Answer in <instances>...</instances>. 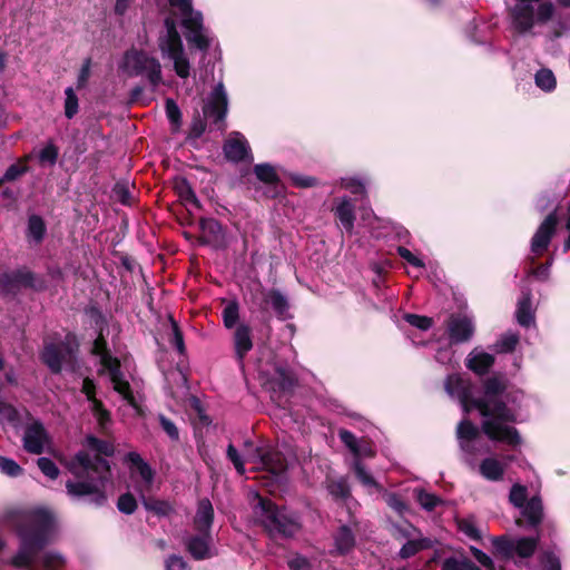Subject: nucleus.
<instances>
[{"instance_id": "39448f33", "label": "nucleus", "mask_w": 570, "mask_h": 570, "mask_svg": "<svg viewBox=\"0 0 570 570\" xmlns=\"http://www.w3.org/2000/svg\"><path fill=\"white\" fill-rule=\"evenodd\" d=\"M227 456L239 474L245 473V462L253 463L255 469L268 472L276 481H282L287 470L286 458L277 450L255 448L245 454H238L233 444L227 448Z\"/></svg>"}, {"instance_id": "0eeeda50", "label": "nucleus", "mask_w": 570, "mask_h": 570, "mask_svg": "<svg viewBox=\"0 0 570 570\" xmlns=\"http://www.w3.org/2000/svg\"><path fill=\"white\" fill-rule=\"evenodd\" d=\"M158 48L164 59L173 61L174 70L180 78L189 76L190 65L185 55L183 41L174 17L165 19V29L158 38Z\"/></svg>"}, {"instance_id": "0e129e2a", "label": "nucleus", "mask_w": 570, "mask_h": 570, "mask_svg": "<svg viewBox=\"0 0 570 570\" xmlns=\"http://www.w3.org/2000/svg\"><path fill=\"white\" fill-rule=\"evenodd\" d=\"M471 552L475 560L483 566L487 570H495L494 563L492 559L484 553L482 550L471 547Z\"/></svg>"}, {"instance_id": "6ab92c4d", "label": "nucleus", "mask_w": 570, "mask_h": 570, "mask_svg": "<svg viewBox=\"0 0 570 570\" xmlns=\"http://www.w3.org/2000/svg\"><path fill=\"white\" fill-rule=\"evenodd\" d=\"M456 438L464 453L474 454L476 452V444L480 441V431L476 425L468 420H462L456 428Z\"/></svg>"}, {"instance_id": "7ed1b4c3", "label": "nucleus", "mask_w": 570, "mask_h": 570, "mask_svg": "<svg viewBox=\"0 0 570 570\" xmlns=\"http://www.w3.org/2000/svg\"><path fill=\"white\" fill-rule=\"evenodd\" d=\"M503 390L504 384L501 380L497 377L487 380L484 395L472 401L473 406L483 417L482 430L489 439L518 446L521 444V436L511 425L517 421V413L501 401Z\"/></svg>"}, {"instance_id": "e2e57ef3", "label": "nucleus", "mask_w": 570, "mask_h": 570, "mask_svg": "<svg viewBox=\"0 0 570 570\" xmlns=\"http://www.w3.org/2000/svg\"><path fill=\"white\" fill-rule=\"evenodd\" d=\"M166 115L173 125H175L176 127L180 125L181 114L179 107L171 99H167L166 101Z\"/></svg>"}, {"instance_id": "ea45409f", "label": "nucleus", "mask_w": 570, "mask_h": 570, "mask_svg": "<svg viewBox=\"0 0 570 570\" xmlns=\"http://www.w3.org/2000/svg\"><path fill=\"white\" fill-rule=\"evenodd\" d=\"M519 342V336L515 333L509 332L501 336L495 343L494 350L497 353L512 352Z\"/></svg>"}, {"instance_id": "e433bc0d", "label": "nucleus", "mask_w": 570, "mask_h": 570, "mask_svg": "<svg viewBox=\"0 0 570 570\" xmlns=\"http://www.w3.org/2000/svg\"><path fill=\"white\" fill-rule=\"evenodd\" d=\"M200 229L210 240H218L222 236V226L214 218H202L199 222Z\"/></svg>"}, {"instance_id": "2f4dec72", "label": "nucleus", "mask_w": 570, "mask_h": 570, "mask_svg": "<svg viewBox=\"0 0 570 570\" xmlns=\"http://www.w3.org/2000/svg\"><path fill=\"white\" fill-rule=\"evenodd\" d=\"M334 540L336 551L341 554L347 553L355 544V538L346 525L340 528Z\"/></svg>"}, {"instance_id": "4468645a", "label": "nucleus", "mask_w": 570, "mask_h": 570, "mask_svg": "<svg viewBox=\"0 0 570 570\" xmlns=\"http://www.w3.org/2000/svg\"><path fill=\"white\" fill-rule=\"evenodd\" d=\"M75 353V347L70 342H60V343H47L41 353V358L43 363L51 370L53 373H59L62 367V363L67 358H71Z\"/></svg>"}, {"instance_id": "c03bdc74", "label": "nucleus", "mask_w": 570, "mask_h": 570, "mask_svg": "<svg viewBox=\"0 0 570 570\" xmlns=\"http://www.w3.org/2000/svg\"><path fill=\"white\" fill-rule=\"evenodd\" d=\"M239 317V306L236 302H229L223 309V321L227 328H233Z\"/></svg>"}, {"instance_id": "6e6d98bb", "label": "nucleus", "mask_w": 570, "mask_h": 570, "mask_svg": "<svg viewBox=\"0 0 570 570\" xmlns=\"http://www.w3.org/2000/svg\"><path fill=\"white\" fill-rule=\"evenodd\" d=\"M0 471L9 476H18L21 474L22 469L12 459L0 455Z\"/></svg>"}, {"instance_id": "13d9d810", "label": "nucleus", "mask_w": 570, "mask_h": 570, "mask_svg": "<svg viewBox=\"0 0 570 570\" xmlns=\"http://www.w3.org/2000/svg\"><path fill=\"white\" fill-rule=\"evenodd\" d=\"M404 320L412 326L426 331L432 326V320L416 314H405Z\"/></svg>"}, {"instance_id": "bb28decb", "label": "nucleus", "mask_w": 570, "mask_h": 570, "mask_svg": "<svg viewBox=\"0 0 570 570\" xmlns=\"http://www.w3.org/2000/svg\"><path fill=\"white\" fill-rule=\"evenodd\" d=\"M494 362V357L483 351L474 348L466 358V366L478 374H484Z\"/></svg>"}, {"instance_id": "6e6552de", "label": "nucleus", "mask_w": 570, "mask_h": 570, "mask_svg": "<svg viewBox=\"0 0 570 570\" xmlns=\"http://www.w3.org/2000/svg\"><path fill=\"white\" fill-rule=\"evenodd\" d=\"M92 352L99 357L101 373H106L112 383L114 390L132 407H137L136 399L130 390L129 383L124 379L120 371V362L112 357L106 348V341L102 335L98 336L92 346Z\"/></svg>"}, {"instance_id": "a878e982", "label": "nucleus", "mask_w": 570, "mask_h": 570, "mask_svg": "<svg viewBox=\"0 0 570 570\" xmlns=\"http://www.w3.org/2000/svg\"><path fill=\"white\" fill-rule=\"evenodd\" d=\"M214 520V509L208 499L198 502L194 525L197 531H209Z\"/></svg>"}, {"instance_id": "f257e3e1", "label": "nucleus", "mask_w": 570, "mask_h": 570, "mask_svg": "<svg viewBox=\"0 0 570 570\" xmlns=\"http://www.w3.org/2000/svg\"><path fill=\"white\" fill-rule=\"evenodd\" d=\"M85 450L65 462L75 480L66 482V492L73 501H83L95 507L107 502V488L111 484V469L107 456L115 452L114 445L94 435L85 439Z\"/></svg>"}, {"instance_id": "9b49d317", "label": "nucleus", "mask_w": 570, "mask_h": 570, "mask_svg": "<svg viewBox=\"0 0 570 570\" xmlns=\"http://www.w3.org/2000/svg\"><path fill=\"white\" fill-rule=\"evenodd\" d=\"M495 554L511 559L518 557L520 560L515 561L518 566H528L524 562L525 559L530 558L537 550L539 539L520 537L510 539L508 537H493L491 539Z\"/></svg>"}, {"instance_id": "79ce46f5", "label": "nucleus", "mask_w": 570, "mask_h": 570, "mask_svg": "<svg viewBox=\"0 0 570 570\" xmlns=\"http://www.w3.org/2000/svg\"><path fill=\"white\" fill-rule=\"evenodd\" d=\"M535 83L542 90L551 91L556 88L557 81L550 69H541L535 73Z\"/></svg>"}, {"instance_id": "ddd939ff", "label": "nucleus", "mask_w": 570, "mask_h": 570, "mask_svg": "<svg viewBox=\"0 0 570 570\" xmlns=\"http://www.w3.org/2000/svg\"><path fill=\"white\" fill-rule=\"evenodd\" d=\"M393 529L396 538L407 539V542L400 550L402 559H407L432 546V541L429 538H417L415 534L417 530L410 523L394 524Z\"/></svg>"}, {"instance_id": "c85d7f7f", "label": "nucleus", "mask_w": 570, "mask_h": 570, "mask_svg": "<svg viewBox=\"0 0 570 570\" xmlns=\"http://www.w3.org/2000/svg\"><path fill=\"white\" fill-rule=\"evenodd\" d=\"M505 465L495 458H485L481 461L480 474L489 481H500L503 478Z\"/></svg>"}, {"instance_id": "cd10ccee", "label": "nucleus", "mask_w": 570, "mask_h": 570, "mask_svg": "<svg viewBox=\"0 0 570 570\" xmlns=\"http://www.w3.org/2000/svg\"><path fill=\"white\" fill-rule=\"evenodd\" d=\"M517 321L523 327H529L534 323V314L531 304V293L529 291L522 292V296L518 302Z\"/></svg>"}, {"instance_id": "bf43d9fd", "label": "nucleus", "mask_w": 570, "mask_h": 570, "mask_svg": "<svg viewBox=\"0 0 570 570\" xmlns=\"http://www.w3.org/2000/svg\"><path fill=\"white\" fill-rule=\"evenodd\" d=\"M341 441L351 450L353 454H360V443L355 435L347 431V430H341L340 433Z\"/></svg>"}, {"instance_id": "a18cd8bd", "label": "nucleus", "mask_w": 570, "mask_h": 570, "mask_svg": "<svg viewBox=\"0 0 570 570\" xmlns=\"http://www.w3.org/2000/svg\"><path fill=\"white\" fill-rule=\"evenodd\" d=\"M341 187L354 195L366 196L365 183L356 177H344L341 179Z\"/></svg>"}, {"instance_id": "a19ab883", "label": "nucleus", "mask_w": 570, "mask_h": 570, "mask_svg": "<svg viewBox=\"0 0 570 570\" xmlns=\"http://www.w3.org/2000/svg\"><path fill=\"white\" fill-rule=\"evenodd\" d=\"M327 490L335 499H346L350 495V488L345 479L327 481Z\"/></svg>"}, {"instance_id": "f3484780", "label": "nucleus", "mask_w": 570, "mask_h": 570, "mask_svg": "<svg viewBox=\"0 0 570 570\" xmlns=\"http://www.w3.org/2000/svg\"><path fill=\"white\" fill-rule=\"evenodd\" d=\"M23 449L32 454H41L50 443L48 433L40 421L27 425L22 438Z\"/></svg>"}, {"instance_id": "3c124183", "label": "nucleus", "mask_w": 570, "mask_h": 570, "mask_svg": "<svg viewBox=\"0 0 570 570\" xmlns=\"http://www.w3.org/2000/svg\"><path fill=\"white\" fill-rule=\"evenodd\" d=\"M65 114L67 118H72L78 111V98L71 87H68L65 91Z\"/></svg>"}, {"instance_id": "603ef678", "label": "nucleus", "mask_w": 570, "mask_h": 570, "mask_svg": "<svg viewBox=\"0 0 570 570\" xmlns=\"http://www.w3.org/2000/svg\"><path fill=\"white\" fill-rule=\"evenodd\" d=\"M386 504L394 510L399 515H403L407 512V504L395 493H386L384 495Z\"/></svg>"}, {"instance_id": "37998d69", "label": "nucleus", "mask_w": 570, "mask_h": 570, "mask_svg": "<svg viewBox=\"0 0 570 570\" xmlns=\"http://www.w3.org/2000/svg\"><path fill=\"white\" fill-rule=\"evenodd\" d=\"M442 570H480L472 561L462 558H448L442 563Z\"/></svg>"}, {"instance_id": "dca6fc26", "label": "nucleus", "mask_w": 570, "mask_h": 570, "mask_svg": "<svg viewBox=\"0 0 570 570\" xmlns=\"http://www.w3.org/2000/svg\"><path fill=\"white\" fill-rule=\"evenodd\" d=\"M228 109V99L223 83H218L210 94L204 106V116L212 119L215 124L224 121Z\"/></svg>"}, {"instance_id": "aec40b11", "label": "nucleus", "mask_w": 570, "mask_h": 570, "mask_svg": "<svg viewBox=\"0 0 570 570\" xmlns=\"http://www.w3.org/2000/svg\"><path fill=\"white\" fill-rule=\"evenodd\" d=\"M224 153L227 159L235 163L252 159L248 142L239 132H233L226 140Z\"/></svg>"}, {"instance_id": "a211bd4d", "label": "nucleus", "mask_w": 570, "mask_h": 570, "mask_svg": "<svg viewBox=\"0 0 570 570\" xmlns=\"http://www.w3.org/2000/svg\"><path fill=\"white\" fill-rule=\"evenodd\" d=\"M198 534L189 537L186 542V549L196 560L213 558L217 554L213 538L209 531H198Z\"/></svg>"}, {"instance_id": "58836bf2", "label": "nucleus", "mask_w": 570, "mask_h": 570, "mask_svg": "<svg viewBox=\"0 0 570 570\" xmlns=\"http://www.w3.org/2000/svg\"><path fill=\"white\" fill-rule=\"evenodd\" d=\"M37 157L41 166H53L58 159V148L49 142L39 150Z\"/></svg>"}, {"instance_id": "f03ea898", "label": "nucleus", "mask_w": 570, "mask_h": 570, "mask_svg": "<svg viewBox=\"0 0 570 570\" xmlns=\"http://www.w3.org/2000/svg\"><path fill=\"white\" fill-rule=\"evenodd\" d=\"M56 519L46 508L24 512L20 518L17 532L20 548L11 563L27 570H60L66 564L65 557L53 550L40 553L53 535Z\"/></svg>"}, {"instance_id": "774afa93", "label": "nucleus", "mask_w": 570, "mask_h": 570, "mask_svg": "<svg viewBox=\"0 0 570 570\" xmlns=\"http://www.w3.org/2000/svg\"><path fill=\"white\" fill-rule=\"evenodd\" d=\"M90 68H91V61L90 59H87L79 71L78 78H77V88L80 89L86 86L89 77H90Z\"/></svg>"}, {"instance_id": "5fc2aeb1", "label": "nucleus", "mask_w": 570, "mask_h": 570, "mask_svg": "<svg viewBox=\"0 0 570 570\" xmlns=\"http://www.w3.org/2000/svg\"><path fill=\"white\" fill-rule=\"evenodd\" d=\"M180 198L186 203V205H193L194 207H198V199L190 188V186L186 181H181L177 186Z\"/></svg>"}, {"instance_id": "4be33fe9", "label": "nucleus", "mask_w": 570, "mask_h": 570, "mask_svg": "<svg viewBox=\"0 0 570 570\" xmlns=\"http://www.w3.org/2000/svg\"><path fill=\"white\" fill-rule=\"evenodd\" d=\"M448 332L451 342L463 343L472 337L474 325L466 316H451L448 323Z\"/></svg>"}, {"instance_id": "4c0bfd02", "label": "nucleus", "mask_w": 570, "mask_h": 570, "mask_svg": "<svg viewBox=\"0 0 570 570\" xmlns=\"http://www.w3.org/2000/svg\"><path fill=\"white\" fill-rule=\"evenodd\" d=\"M256 177L265 184H276L278 176L275 168L268 164H258L254 167Z\"/></svg>"}, {"instance_id": "f8f14e48", "label": "nucleus", "mask_w": 570, "mask_h": 570, "mask_svg": "<svg viewBox=\"0 0 570 570\" xmlns=\"http://www.w3.org/2000/svg\"><path fill=\"white\" fill-rule=\"evenodd\" d=\"M126 461L130 463V476L139 497L148 495L154 489L155 472L137 452H129Z\"/></svg>"}, {"instance_id": "b1692460", "label": "nucleus", "mask_w": 570, "mask_h": 570, "mask_svg": "<svg viewBox=\"0 0 570 570\" xmlns=\"http://www.w3.org/2000/svg\"><path fill=\"white\" fill-rule=\"evenodd\" d=\"M333 210L344 229L352 233L355 222L354 204L352 200L347 197L337 199Z\"/></svg>"}, {"instance_id": "72a5a7b5", "label": "nucleus", "mask_w": 570, "mask_h": 570, "mask_svg": "<svg viewBox=\"0 0 570 570\" xmlns=\"http://www.w3.org/2000/svg\"><path fill=\"white\" fill-rule=\"evenodd\" d=\"M414 493L419 504L426 511L434 510L438 505H440L443 502L440 497L430 493L423 489H415Z\"/></svg>"}, {"instance_id": "1a4fd4ad", "label": "nucleus", "mask_w": 570, "mask_h": 570, "mask_svg": "<svg viewBox=\"0 0 570 570\" xmlns=\"http://www.w3.org/2000/svg\"><path fill=\"white\" fill-rule=\"evenodd\" d=\"M169 6L177 11L181 18V24L187 30V41L199 50H207L210 46V38L203 26V16L195 11L191 0H167Z\"/></svg>"}, {"instance_id": "412c9836", "label": "nucleus", "mask_w": 570, "mask_h": 570, "mask_svg": "<svg viewBox=\"0 0 570 570\" xmlns=\"http://www.w3.org/2000/svg\"><path fill=\"white\" fill-rule=\"evenodd\" d=\"M558 219L554 213L548 215V217L539 226L531 242V249L534 253H541L550 244L551 237L554 234Z\"/></svg>"}, {"instance_id": "c9c22d12", "label": "nucleus", "mask_w": 570, "mask_h": 570, "mask_svg": "<svg viewBox=\"0 0 570 570\" xmlns=\"http://www.w3.org/2000/svg\"><path fill=\"white\" fill-rule=\"evenodd\" d=\"M46 233V226L41 217L32 215L28 222V237L32 238L36 243L42 240Z\"/></svg>"}, {"instance_id": "393cba45", "label": "nucleus", "mask_w": 570, "mask_h": 570, "mask_svg": "<svg viewBox=\"0 0 570 570\" xmlns=\"http://www.w3.org/2000/svg\"><path fill=\"white\" fill-rule=\"evenodd\" d=\"M234 347L237 358L242 362L253 348L252 330L246 324H239L234 332Z\"/></svg>"}, {"instance_id": "de8ad7c7", "label": "nucleus", "mask_w": 570, "mask_h": 570, "mask_svg": "<svg viewBox=\"0 0 570 570\" xmlns=\"http://www.w3.org/2000/svg\"><path fill=\"white\" fill-rule=\"evenodd\" d=\"M37 465L40 471L51 480H56L59 476V469L56 463L49 458H39L37 460Z\"/></svg>"}, {"instance_id": "338daca9", "label": "nucleus", "mask_w": 570, "mask_h": 570, "mask_svg": "<svg viewBox=\"0 0 570 570\" xmlns=\"http://www.w3.org/2000/svg\"><path fill=\"white\" fill-rule=\"evenodd\" d=\"M397 253L403 259H405L412 266L417 268L424 267V263L422 262V259L416 257L410 249L401 246L397 248Z\"/></svg>"}, {"instance_id": "864d4df0", "label": "nucleus", "mask_w": 570, "mask_h": 570, "mask_svg": "<svg viewBox=\"0 0 570 570\" xmlns=\"http://www.w3.org/2000/svg\"><path fill=\"white\" fill-rule=\"evenodd\" d=\"M117 508L122 513L131 514L137 508L136 499L131 493H125L119 497Z\"/></svg>"}, {"instance_id": "5701e85b", "label": "nucleus", "mask_w": 570, "mask_h": 570, "mask_svg": "<svg viewBox=\"0 0 570 570\" xmlns=\"http://www.w3.org/2000/svg\"><path fill=\"white\" fill-rule=\"evenodd\" d=\"M32 285V274L28 271H14L0 275V288L4 293H12L21 286Z\"/></svg>"}, {"instance_id": "69168bd1", "label": "nucleus", "mask_w": 570, "mask_h": 570, "mask_svg": "<svg viewBox=\"0 0 570 570\" xmlns=\"http://www.w3.org/2000/svg\"><path fill=\"white\" fill-rule=\"evenodd\" d=\"M459 528L464 534H466L471 539L476 540L481 538L479 529L470 520H461L459 522Z\"/></svg>"}, {"instance_id": "09e8293b", "label": "nucleus", "mask_w": 570, "mask_h": 570, "mask_svg": "<svg viewBox=\"0 0 570 570\" xmlns=\"http://www.w3.org/2000/svg\"><path fill=\"white\" fill-rule=\"evenodd\" d=\"M527 495L528 492L525 487L521 484H514L511 488L509 500L514 507L521 509L527 503Z\"/></svg>"}, {"instance_id": "2eb2a0df", "label": "nucleus", "mask_w": 570, "mask_h": 570, "mask_svg": "<svg viewBox=\"0 0 570 570\" xmlns=\"http://www.w3.org/2000/svg\"><path fill=\"white\" fill-rule=\"evenodd\" d=\"M445 391L452 399H458L463 411L470 412L474 409L472 385L459 375H449L445 381Z\"/></svg>"}, {"instance_id": "c756f323", "label": "nucleus", "mask_w": 570, "mask_h": 570, "mask_svg": "<svg viewBox=\"0 0 570 570\" xmlns=\"http://www.w3.org/2000/svg\"><path fill=\"white\" fill-rule=\"evenodd\" d=\"M287 564L291 570H325L324 564L316 558L307 559L302 554L292 556Z\"/></svg>"}, {"instance_id": "8fccbe9b", "label": "nucleus", "mask_w": 570, "mask_h": 570, "mask_svg": "<svg viewBox=\"0 0 570 570\" xmlns=\"http://www.w3.org/2000/svg\"><path fill=\"white\" fill-rule=\"evenodd\" d=\"M2 420L12 426H18L21 422L20 412L11 404L3 403L1 406Z\"/></svg>"}, {"instance_id": "4d7b16f0", "label": "nucleus", "mask_w": 570, "mask_h": 570, "mask_svg": "<svg viewBox=\"0 0 570 570\" xmlns=\"http://www.w3.org/2000/svg\"><path fill=\"white\" fill-rule=\"evenodd\" d=\"M540 562L544 570H561L560 559L553 552H543L540 557Z\"/></svg>"}, {"instance_id": "20e7f679", "label": "nucleus", "mask_w": 570, "mask_h": 570, "mask_svg": "<svg viewBox=\"0 0 570 570\" xmlns=\"http://www.w3.org/2000/svg\"><path fill=\"white\" fill-rule=\"evenodd\" d=\"M253 511L256 520L273 537H292L301 529V521L296 513L286 508L281 509L271 500L259 495Z\"/></svg>"}, {"instance_id": "49530a36", "label": "nucleus", "mask_w": 570, "mask_h": 570, "mask_svg": "<svg viewBox=\"0 0 570 570\" xmlns=\"http://www.w3.org/2000/svg\"><path fill=\"white\" fill-rule=\"evenodd\" d=\"M90 409L100 428L106 429L107 424L110 422V414L104 407L102 403L99 400H92Z\"/></svg>"}, {"instance_id": "7c9ffc66", "label": "nucleus", "mask_w": 570, "mask_h": 570, "mask_svg": "<svg viewBox=\"0 0 570 570\" xmlns=\"http://www.w3.org/2000/svg\"><path fill=\"white\" fill-rule=\"evenodd\" d=\"M521 513L528 519L529 523L535 525L542 519V502L538 497L530 499L522 508Z\"/></svg>"}, {"instance_id": "423d86ee", "label": "nucleus", "mask_w": 570, "mask_h": 570, "mask_svg": "<svg viewBox=\"0 0 570 570\" xmlns=\"http://www.w3.org/2000/svg\"><path fill=\"white\" fill-rule=\"evenodd\" d=\"M553 12L554 7L548 0H515L510 14L514 29L529 33L534 27L547 23Z\"/></svg>"}, {"instance_id": "680f3d73", "label": "nucleus", "mask_w": 570, "mask_h": 570, "mask_svg": "<svg viewBox=\"0 0 570 570\" xmlns=\"http://www.w3.org/2000/svg\"><path fill=\"white\" fill-rule=\"evenodd\" d=\"M354 470H355L357 479L365 487H375L376 485L374 478L364 469V466L361 464L358 459L354 463Z\"/></svg>"}, {"instance_id": "052dcab7", "label": "nucleus", "mask_w": 570, "mask_h": 570, "mask_svg": "<svg viewBox=\"0 0 570 570\" xmlns=\"http://www.w3.org/2000/svg\"><path fill=\"white\" fill-rule=\"evenodd\" d=\"M166 570H190L187 561L177 554H171L165 560Z\"/></svg>"}, {"instance_id": "473e14b6", "label": "nucleus", "mask_w": 570, "mask_h": 570, "mask_svg": "<svg viewBox=\"0 0 570 570\" xmlns=\"http://www.w3.org/2000/svg\"><path fill=\"white\" fill-rule=\"evenodd\" d=\"M144 508L154 512L157 515H169L173 512V505L168 501L156 500L148 498V495L139 497Z\"/></svg>"}, {"instance_id": "9d476101", "label": "nucleus", "mask_w": 570, "mask_h": 570, "mask_svg": "<svg viewBox=\"0 0 570 570\" xmlns=\"http://www.w3.org/2000/svg\"><path fill=\"white\" fill-rule=\"evenodd\" d=\"M120 69L129 77L145 76L154 88L163 80L159 61L144 51L135 49L127 51Z\"/></svg>"}, {"instance_id": "f704fd0d", "label": "nucleus", "mask_w": 570, "mask_h": 570, "mask_svg": "<svg viewBox=\"0 0 570 570\" xmlns=\"http://www.w3.org/2000/svg\"><path fill=\"white\" fill-rule=\"evenodd\" d=\"M266 302L272 305L273 309L278 316H284L288 309V302L286 297L278 291H271L266 295Z\"/></svg>"}]
</instances>
